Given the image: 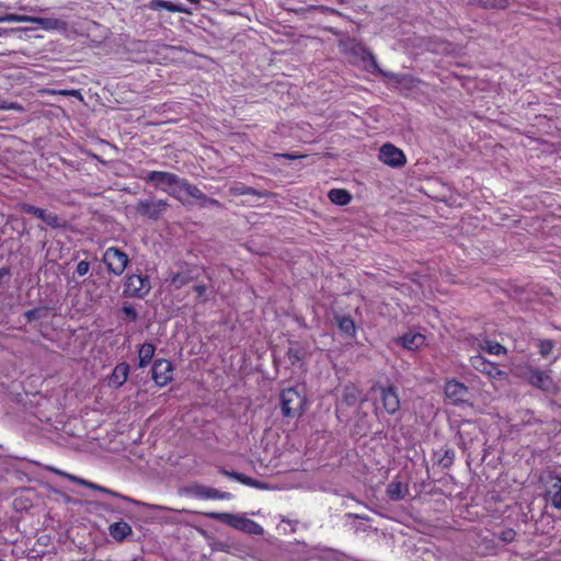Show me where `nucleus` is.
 Segmentation results:
<instances>
[{
    "label": "nucleus",
    "instance_id": "obj_43",
    "mask_svg": "<svg viewBox=\"0 0 561 561\" xmlns=\"http://www.w3.org/2000/svg\"><path fill=\"white\" fill-rule=\"evenodd\" d=\"M242 484L249 485V486H256L259 483L255 479L245 476L243 480H241Z\"/></svg>",
    "mask_w": 561,
    "mask_h": 561
},
{
    "label": "nucleus",
    "instance_id": "obj_45",
    "mask_svg": "<svg viewBox=\"0 0 561 561\" xmlns=\"http://www.w3.org/2000/svg\"><path fill=\"white\" fill-rule=\"evenodd\" d=\"M282 157L288 159V160H296L298 158H300L301 156H298V154H290V153H284L282 154Z\"/></svg>",
    "mask_w": 561,
    "mask_h": 561
},
{
    "label": "nucleus",
    "instance_id": "obj_1",
    "mask_svg": "<svg viewBox=\"0 0 561 561\" xmlns=\"http://www.w3.org/2000/svg\"><path fill=\"white\" fill-rule=\"evenodd\" d=\"M141 179L149 184H152L157 190L163 191L168 193L170 196L175 199L184 203L180 192L183 191L186 195L187 193H195L193 188V184L184 179L180 178L175 173L167 172V171H149Z\"/></svg>",
    "mask_w": 561,
    "mask_h": 561
},
{
    "label": "nucleus",
    "instance_id": "obj_38",
    "mask_svg": "<svg viewBox=\"0 0 561 561\" xmlns=\"http://www.w3.org/2000/svg\"><path fill=\"white\" fill-rule=\"evenodd\" d=\"M194 291L196 293V296L197 298L202 301V302H206L207 301V296H206V293H207V286L205 284H196L194 287H193Z\"/></svg>",
    "mask_w": 561,
    "mask_h": 561
},
{
    "label": "nucleus",
    "instance_id": "obj_32",
    "mask_svg": "<svg viewBox=\"0 0 561 561\" xmlns=\"http://www.w3.org/2000/svg\"><path fill=\"white\" fill-rule=\"evenodd\" d=\"M305 351L301 347H289L286 352V356L290 365L296 366L301 364L305 359Z\"/></svg>",
    "mask_w": 561,
    "mask_h": 561
},
{
    "label": "nucleus",
    "instance_id": "obj_15",
    "mask_svg": "<svg viewBox=\"0 0 561 561\" xmlns=\"http://www.w3.org/2000/svg\"><path fill=\"white\" fill-rule=\"evenodd\" d=\"M545 499L552 507L561 510V477H553L546 489Z\"/></svg>",
    "mask_w": 561,
    "mask_h": 561
},
{
    "label": "nucleus",
    "instance_id": "obj_17",
    "mask_svg": "<svg viewBox=\"0 0 561 561\" xmlns=\"http://www.w3.org/2000/svg\"><path fill=\"white\" fill-rule=\"evenodd\" d=\"M396 342L409 351H415L425 344V336L421 333H405L399 336Z\"/></svg>",
    "mask_w": 561,
    "mask_h": 561
},
{
    "label": "nucleus",
    "instance_id": "obj_41",
    "mask_svg": "<svg viewBox=\"0 0 561 561\" xmlns=\"http://www.w3.org/2000/svg\"><path fill=\"white\" fill-rule=\"evenodd\" d=\"M220 473L222 476H226V477H229V478H232L239 482H241V480H243L245 478V474L243 473H240V472H237V471H229L227 469H220Z\"/></svg>",
    "mask_w": 561,
    "mask_h": 561
},
{
    "label": "nucleus",
    "instance_id": "obj_27",
    "mask_svg": "<svg viewBox=\"0 0 561 561\" xmlns=\"http://www.w3.org/2000/svg\"><path fill=\"white\" fill-rule=\"evenodd\" d=\"M360 394L362 391L356 385L348 383L345 385L343 388L342 398L347 405H354L356 402L359 401Z\"/></svg>",
    "mask_w": 561,
    "mask_h": 561
},
{
    "label": "nucleus",
    "instance_id": "obj_21",
    "mask_svg": "<svg viewBox=\"0 0 561 561\" xmlns=\"http://www.w3.org/2000/svg\"><path fill=\"white\" fill-rule=\"evenodd\" d=\"M108 531L113 539L121 542L131 535L133 529L128 523L121 520L110 525Z\"/></svg>",
    "mask_w": 561,
    "mask_h": 561
},
{
    "label": "nucleus",
    "instance_id": "obj_9",
    "mask_svg": "<svg viewBox=\"0 0 561 561\" xmlns=\"http://www.w3.org/2000/svg\"><path fill=\"white\" fill-rule=\"evenodd\" d=\"M373 390L379 392V400L388 414H394L400 409V398L394 386H377Z\"/></svg>",
    "mask_w": 561,
    "mask_h": 561
},
{
    "label": "nucleus",
    "instance_id": "obj_7",
    "mask_svg": "<svg viewBox=\"0 0 561 561\" xmlns=\"http://www.w3.org/2000/svg\"><path fill=\"white\" fill-rule=\"evenodd\" d=\"M168 202L164 199H140L135 206L136 213L147 219L158 220L168 209Z\"/></svg>",
    "mask_w": 561,
    "mask_h": 561
},
{
    "label": "nucleus",
    "instance_id": "obj_33",
    "mask_svg": "<svg viewBox=\"0 0 561 561\" xmlns=\"http://www.w3.org/2000/svg\"><path fill=\"white\" fill-rule=\"evenodd\" d=\"M537 346H538V352H539L540 356L547 357L551 354L556 344H554L553 340H551V339H543V340L538 341Z\"/></svg>",
    "mask_w": 561,
    "mask_h": 561
},
{
    "label": "nucleus",
    "instance_id": "obj_16",
    "mask_svg": "<svg viewBox=\"0 0 561 561\" xmlns=\"http://www.w3.org/2000/svg\"><path fill=\"white\" fill-rule=\"evenodd\" d=\"M53 472L57 473V474H60V476H64V477H67L69 480L71 481H76L82 485H85L88 486L89 489H92V490H95V491H100V492H103V493H106V494H110V495H113V496H116V497H119V499H123L124 501H127V502H130L131 500L125 495H122L113 490H110L107 488H104L102 485H99V484H95L93 482H90V481H87V480H83V479H79V478H76L71 474H68V473H65L60 470H57V469H51Z\"/></svg>",
    "mask_w": 561,
    "mask_h": 561
},
{
    "label": "nucleus",
    "instance_id": "obj_4",
    "mask_svg": "<svg viewBox=\"0 0 561 561\" xmlns=\"http://www.w3.org/2000/svg\"><path fill=\"white\" fill-rule=\"evenodd\" d=\"M151 280L147 274L131 273L124 277L123 296L144 299L151 290Z\"/></svg>",
    "mask_w": 561,
    "mask_h": 561
},
{
    "label": "nucleus",
    "instance_id": "obj_19",
    "mask_svg": "<svg viewBox=\"0 0 561 561\" xmlns=\"http://www.w3.org/2000/svg\"><path fill=\"white\" fill-rule=\"evenodd\" d=\"M229 193L232 196H241V195H252L256 197H267L270 196L268 192H260L254 187L248 186L241 182H236L230 186Z\"/></svg>",
    "mask_w": 561,
    "mask_h": 561
},
{
    "label": "nucleus",
    "instance_id": "obj_29",
    "mask_svg": "<svg viewBox=\"0 0 561 561\" xmlns=\"http://www.w3.org/2000/svg\"><path fill=\"white\" fill-rule=\"evenodd\" d=\"M468 3L484 9H505L508 5L507 0H468Z\"/></svg>",
    "mask_w": 561,
    "mask_h": 561
},
{
    "label": "nucleus",
    "instance_id": "obj_39",
    "mask_svg": "<svg viewBox=\"0 0 561 561\" xmlns=\"http://www.w3.org/2000/svg\"><path fill=\"white\" fill-rule=\"evenodd\" d=\"M19 207H20V210L22 213L30 214V215H33L35 217H36L37 213L41 209L39 207L31 205V204H27V203H22V204L19 205Z\"/></svg>",
    "mask_w": 561,
    "mask_h": 561
},
{
    "label": "nucleus",
    "instance_id": "obj_30",
    "mask_svg": "<svg viewBox=\"0 0 561 561\" xmlns=\"http://www.w3.org/2000/svg\"><path fill=\"white\" fill-rule=\"evenodd\" d=\"M481 350L491 354V355H505L506 348L499 342L495 341H484L483 344L480 345Z\"/></svg>",
    "mask_w": 561,
    "mask_h": 561
},
{
    "label": "nucleus",
    "instance_id": "obj_11",
    "mask_svg": "<svg viewBox=\"0 0 561 561\" xmlns=\"http://www.w3.org/2000/svg\"><path fill=\"white\" fill-rule=\"evenodd\" d=\"M379 160L391 168H401L407 163L403 151L392 144H385L379 150Z\"/></svg>",
    "mask_w": 561,
    "mask_h": 561
},
{
    "label": "nucleus",
    "instance_id": "obj_49",
    "mask_svg": "<svg viewBox=\"0 0 561 561\" xmlns=\"http://www.w3.org/2000/svg\"><path fill=\"white\" fill-rule=\"evenodd\" d=\"M557 24L561 27V18L558 20Z\"/></svg>",
    "mask_w": 561,
    "mask_h": 561
},
{
    "label": "nucleus",
    "instance_id": "obj_36",
    "mask_svg": "<svg viewBox=\"0 0 561 561\" xmlns=\"http://www.w3.org/2000/svg\"><path fill=\"white\" fill-rule=\"evenodd\" d=\"M455 451L453 449H445L442 458H438V463L444 468H449L454 462Z\"/></svg>",
    "mask_w": 561,
    "mask_h": 561
},
{
    "label": "nucleus",
    "instance_id": "obj_37",
    "mask_svg": "<svg viewBox=\"0 0 561 561\" xmlns=\"http://www.w3.org/2000/svg\"><path fill=\"white\" fill-rule=\"evenodd\" d=\"M515 537L516 531L513 528H505L499 535V539L505 543L513 542L515 540Z\"/></svg>",
    "mask_w": 561,
    "mask_h": 561
},
{
    "label": "nucleus",
    "instance_id": "obj_25",
    "mask_svg": "<svg viewBox=\"0 0 561 561\" xmlns=\"http://www.w3.org/2000/svg\"><path fill=\"white\" fill-rule=\"evenodd\" d=\"M386 493L391 501H400L408 493V486L400 481H391L387 485Z\"/></svg>",
    "mask_w": 561,
    "mask_h": 561
},
{
    "label": "nucleus",
    "instance_id": "obj_8",
    "mask_svg": "<svg viewBox=\"0 0 561 561\" xmlns=\"http://www.w3.org/2000/svg\"><path fill=\"white\" fill-rule=\"evenodd\" d=\"M469 362L473 369L483 374L490 380H505L508 376L507 373L500 369L495 363L488 360L481 355L471 356Z\"/></svg>",
    "mask_w": 561,
    "mask_h": 561
},
{
    "label": "nucleus",
    "instance_id": "obj_13",
    "mask_svg": "<svg viewBox=\"0 0 561 561\" xmlns=\"http://www.w3.org/2000/svg\"><path fill=\"white\" fill-rule=\"evenodd\" d=\"M130 373V366L126 362L118 363L107 377V386L113 389L121 388L126 381Z\"/></svg>",
    "mask_w": 561,
    "mask_h": 561
},
{
    "label": "nucleus",
    "instance_id": "obj_24",
    "mask_svg": "<svg viewBox=\"0 0 561 561\" xmlns=\"http://www.w3.org/2000/svg\"><path fill=\"white\" fill-rule=\"evenodd\" d=\"M195 278L196 277L193 275L191 270H185L178 273H171L168 279L175 289H180Z\"/></svg>",
    "mask_w": 561,
    "mask_h": 561
},
{
    "label": "nucleus",
    "instance_id": "obj_12",
    "mask_svg": "<svg viewBox=\"0 0 561 561\" xmlns=\"http://www.w3.org/2000/svg\"><path fill=\"white\" fill-rule=\"evenodd\" d=\"M369 58H370V61H371V66L374 67V69L376 70L377 73L388 78L389 80H391L392 82H394L397 84H402V85H407V87H414V85H416V83L420 82L419 80L414 79L413 77H411L409 75L382 71L379 68L378 62H377L375 56L371 53H369Z\"/></svg>",
    "mask_w": 561,
    "mask_h": 561
},
{
    "label": "nucleus",
    "instance_id": "obj_20",
    "mask_svg": "<svg viewBox=\"0 0 561 561\" xmlns=\"http://www.w3.org/2000/svg\"><path fill=\"white\" fill-rule=\"evenodd\" d=\"M194 495L201 499H210V500H224L229 499V493L220 492L217 489L204 485H197L193 489Z\"/></svg>",
    "mask_w": 561,
    "mask_h": 561
},
{
    "label": "nucleus",
    "instance_id": "obj_31",
    "mask_svg": "<svg viewBox=\"0 0 561 561\" xmlns=\"http://www.w3.org/2000/svg\"><path fill=\"white\" fill-rule=\"evenodd\" d=\"M43 221L53 229L65 228L67 226V220L54 213L46 211Z\"/></svg>",
    "mask_w": 561,
    "mask_h": 561
},
{
    "label": "nucleus",
    "instance_id": "obj_26",
    "mask_svg": "<svg viewBox=\"0 0 561 561\" xmlns=\"http://www.w3.org/2000/svg\"><path fill=\"white\" fill-rule=\"evenodd\" d=\"M336 323L340 331L351 337L356 335V325L351 316H339L336 317Z\"/></svg>",
    "mask_w": 561,
    "mask_h": 561
},
{
    "label": "nucleus",
    "instance_id": "obj_47",
    "mask_svg": "<svg viewBox=\"0 0 561 561\" xmlns=\"http://www.w3.org/2000/svg\"><path fill=\"white\" fill-rule=\"evenodd\" d=\"M11 108L10 105L7 104V102L0 100V110H8Z\"/></svg>",
    "mask_w": 561,
    "mask_h": 561
},
{
    "label": "nucleus",
    "instance_id": "obj_44",
    "mask_svg": "<svg viewBox=\"0 0 561 561\" xmlns=\"http://www.w3.org/2000/svg\"><path fill=\"white\" fill-rule=\"evenodd\" d=\"M59 94H61V95L80 96V92L78 90H61V91H59Z\"/></svg>",
    "mask_w": 561,
    "mask_h": 561
},
{
    "label": "nucleus",
    "instance_id": "obj_28",
    "mask_svg": "<svg viewBox=\"0 0 561 561\" xmlns=\"http://www.w3.org/2000/svg\"><path fill=\"white\" fill-rule=\"evenodd\" d=\"M193 188L195 193H187V196L201 202V207L213 206V207H221V203L218 199L208 197L205 193H203L196 185L193 184Z\"/></svg>",
    "mask_w": 561,
    "mask_h": 561
},
{
    "label": "nucleus",
    "instance_id": "obj_42",
    "mask_svg": "<svg viewBox=\"0 0 561 561\" xmlns=\"http://www.w3.org/2000/svg\"><path fill=\"white\" fill-rule=\"evenodd\" d=\"M25 18L16 14H7L3 18H0V21L2 22H21L24 21Z\"/></svg>",
    "mask_w": 561,
    "mask_h": 561
},
{
    "label": "nucleus",
    "instance_id": "obj_35",
    "mask_svg": "<svg viewBox=\"0 0 561 561\" xmlns=\"http://www.w3.org/2000/svg\"><path fill=\"white\" fill-rule=\"evenodd\" d=\"M46 308H33L27 310L24 316L28 322L37 320L46 314Z\"/></svg>",
    "mask_w": 561,
    "mask_h": 561
},
{
    "label": "nucleus",
    "instance_id": "obj_5",
    "mask_svg": "<svg viewBox=\"0 0 561 561\" xmlns=\"http://www.w3.org/2000/svg\"><path fill=\"white\" fill-rule=\"evenodd\" d=\"M206 516H208L209 518L216 519V520H220L236 529L245 531L251 535H262L264 531L263 527L259 523H256L250 518H247V517H242V516H238V515H233V514H229V513H216V512L207 513Z\"/></svg>",
    "mask_w": 561,
    "mask_h": 561
},
{
    "label": "nucleus",
    "instance_id": "obj_48",
    "mask_svg": "<svg viewBox=\"0 0 561 561\" xmlns=\"http://www.w3.org/2000/svg\"><path fill=\"white\" fill-rule=\"evenodd\" d=\"M9 274V271L7 268H0V278L4 275Z\"/></svg>",
    "mask_w": 561,
    "mask_h": 561
},
{
    "label": "nucleus",
    "instance_id": "obj_23",
    "mask_svg": "<svg viewBox=\"0 0 561 561\" xmlns=\"http://www.w3.org/2000/svg\"><path fill=\"white\" fill-rule=\"evenodd\" d=\"M328 198L332 204L346 206L352 201V194L345 188H332L328 193Z\"/></svg>",
    "mask_w": 561,
    "mask_h": 561
},
{
    "label": "nucleus",
    "instance_id": "obj_3",
    "mask_svg": "<svg viewBox=\"0 0 561 561\" xmlns=\"http://www.w3.org/2000/svg\"><path fill=\"white\" fill-rule=\"evenodd\" d=\"M520 377L525 379L531 387L546 393L557 394L560 390L558 383L551 375L538 367L526 365L523 367Z\"/></svg>",
    "mask_w": 561,
    "mask_h": 561
},
{
    "label": "nucleus",
    "instance_id": "obj_14",
    "mask_svg": "<svg viewBox=\"0 0 561 561\" xmlns=\"http://www.w3.org/2000/svg\"><path fill=\"white\" fill-rule=\"evenodd\" d=\"M444 391L448 399L453 400L455 403H459L465 401L468 387L456 379H450L446 381Z\"/></svg>",
    "mask_w": 561,
    "mask_h": 561
},
{
    "label": "nucleus",
    "instance_id": "obj_22",
    "mask_svg": "<svg viewBox=\"0 0 561 561\" xmlns=\"http://www.w3.org/2000/svg\"><path fill=\"white\" fill-rule=\"evenodd\" d=\"M156 352V346L152 343H144L138 350V367L145 368L152 360Z\"/></svg>",
    "mask_w": 561,
    "mask_h": 561
},
{
    "label": "nucleus",
    "instance_id": "obj_6",
    "mask_svg": "<svg viewBox=\"0 0 561 561\" xmlns=\"http://www.w3.org/2000/svg\"><path fill=\"white\" fill-rule=\"evenodd\" d=\"M102 262L105 264L110 274L121 276L125 272L130 260L125 251L117 247H110L104 251Z\"/></svg>",
    "mask_w": 561,
    "mask_h": 561
},
{
    "label": "nucleus",
    "instance_id": "obj_40",
    "mask_svg": "<svg viewBox=\"0 0 561 561\" xmlns=\"http://www.w3.org/2000/svg\"><path fill=\"white\" fill-rule=\"evenodd\" d=\"M90 271V263L88 261H80L78 264H77V267H76V274L78 276H84L89 273Z\"/></svg>",
    "mask_w": 561,
    "mask_h": 561
},
{
    "label": "nucleus",
    "instance_id": "obj_46",
    "mask_svg": "<svg viewBox=\"0 0 561 561\" xmlns=\"http://www.w3.org/2000/svg\"><path fill=\"white\" fill-rule=\"evenodd\" d=\"M45 214H46V210L41 208L39 211L37 213L36 217L43 221Z\"/></svg>",
    "mask_w": 561,
    "mask_h": 561
},
{
    "label": "nucleus",
    "instance_id": "obj_34",
    "mask_svg": "<svg viewBox=\"0 0 561 561\" xmlns=\"http://www.w3.org/2000/svg\"><path fill=\"white\" fill-rule=\"evenodd\" d=\"M121 312L124 314V320L127 322H136L138 319V312L130 305H124L121 308Z\"/></svg>",
    "mask_w": 561,
    "mask_h": 561
},
{
    "label": "nucleus",
    "instance_id": "obj_10",
    "mask_svg": "<svg viewBox=\"0 0 561 561\" xmlns=\"http://www.w3.org/2000/svg\"><path fill=\"white\" fill-rule=\"evenodd\" d=\"M173 365L169 359H156L151 367V378L158 387H164L172 381Z\"/></svg>",
    "mask_w": 561,
    "mask_h": 561
},
{
    "label": "nucleus",
    "instance_id": "obj_2",
    "mask_svg": "<svg viewBox=\"0 0 561 561\" xmlns=\"http://www.w3.org/2000/svg\"><path fill=\"white\" fill-rule=\"evenodd\" d=\"M280 413L287 419L300 417L307 408V396L304 386L287 387L279 393Z\"/></svg>",
    "mask_w": 561,
    "mask_h": 561
},
{
    "label": "nucleus",
    "instance_id": "obj_18",
    "mask_svg": "<svg viewBox=\"0 0 561 561\" xmlns=\"http://www.w3.org/2000/svg\"><path fill=\"white\" fill-rule=\"evenodd\" d=\"M146 8L152 11H159L161 9L172 13H187L188 11L181 4H175L167 0H151L146 4Z\"/></svg>",
    "mask_w": 561,
    "mask_h": 561
}]
</instances>
